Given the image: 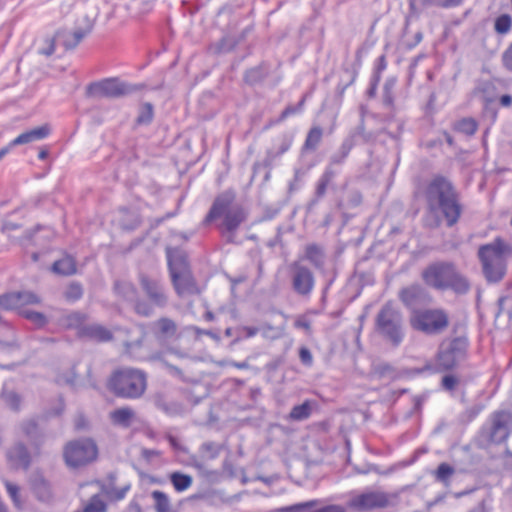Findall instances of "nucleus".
Returning <instances> with one entry per match:
<instances>
[{
    "label": "nucleus",
    "mask_w": 512,
    "mask_h": 512,
    "mask_svg": "<svg viewBox=\"0 0 512 512\" xmlns=\"http://www.w3.org/2000/svg\"><path fill=\"white\" fill-rule=\"evenodd\" d=\"M396 85V80L394 78H389L385 81L383 86L382 93V102L383 105L389 110H394V94L393 90Z\"/></svg>",
    "instance_id": "37998d69"
},
{
    "label": "nucleus",
    "mask_w": 512,
    "mask_h": 512,
    "mask_svg": "<svg viewBox=\"0 0 512 512\" xmlns=\"http://www.w3.org/2000/svg\"><path fill=\"white\" fill-rule=\"evenodd\" d=\"M134 416L135 413L130 407L118 408L110 413L112 423L124 428L130 427Z\"/></svg>",
    "instance_id": "72a5a7b5"
},
{
    "label": "nucleus",
    "mask_w": 512,
    "mask_h": 512,
    "mask_svg": "<svg viewBox=\"0 0 512 512\" xmlns=\"http://www.w3.org/2000/svg\"><path fill=\"white\" fill-rule=\"evenodd\" d=\"M15 292H8L0 295V307L4 310H14L19 308Z\"/></svg>",
    "instance_id": "13d9d810"
},
{
    "label": "nucleus",
    "mask_w": 512,
    "mask_h": 512,
    "mask_svg": "<svg viewBox=\"0 0 512 512\" xmlns=\"http://www.w3.org/2000/svg\"><path fill=\"white\" fill-rule=\"evenodd\" d=\"M77 378L76 366L73 365L68 371L59 373L55 378V383L60 386L66 385L75 388Z\"/></svg>",
    "instance_id": "a18cd8bd"
},
{
    "label": "nucleus",
    "mask_w": 512,
    "mask_h": 512,
    "mask_svg": "<svg viewBox=\"0 0 512 512\" xmlns=\"http://www.w3.org/2000/svg\"><path fill=\"white\" fill-rule=\"evenodd\" d=\"M77 337L81 339L92 340L96 342H108L113 339V334L110 330L101 324H84Z\"/></svg>",
    "instance_id": "393cba45"
},
{
    "label": "nucleus",
    "mask_w": 512,
    "mask_h": 512,
    "mask_svg": "<svg viewBox=\"0 0 512 512\" xmlns=\"http://www.w3.org/2000/svg\"><path fill=\"white\" fill-rule=\"evenodd\" d=\"M236 41L231 37H223L216 44L211 46L209 49L216 55L226 54L235 49Z\"/></svg>",
    "instance_id": "de8ad7c7"
},
{
    "label": "nucleus",
    "mask_w": 512,
    "mask_h": 512,
    "mask_svg": "<svg viewBox=\"0 0 512 512\" xmlns=\"http://www.w3.org/2000/svg\"><path fill=\"white\" fill-rule=\"evenodd\" d=\"M50 133L48 125H43L26 131L10 142V146L31 143L46 138Z\"/></svg>",
    "instance_id": "7c9ffc66"
},
{
    "label": "nucleus",
    "mask_w": 512,
    "mask_h": 512,
    "mask_svg": "<svg viewBox=\"0 0 512 512\" xmlns=\"http://www.w3.org/2000/svg\"><path fill=\"white\" fill-rule=\"evenodd\" d=\"M170 481L177 492L187 490L193 482V478L181 472H173L170 474Z\"/></svg>",
    "instance_id": "a19ab883"
},
{
    "label": "nucleus",
    "mask_w": 512,
    "mask_h": 512,
    "mask_svg": "<svg viewBox=\"0 0 512 512\" xmlns=\"http://www.w3.org/2000/svg\"><path fill=\"white\" fill-rule=\"evenodd\" d=\"M56 37L53 35L51 37H46L44 39L45 46L41 49H39V54L45 55V56H51L55 52V46H56Z\"/></svg>",
    "instance_id": "338daca9"
},
{
    "label": "nucleus",
    "mask_w": 512,
    "mask_h": 512,
    "mask_svg": "<svg viewBox=\"0 0 512 512\" xmlns=\"http://www.w3.org/2000/svg\"><path fill=\"white\" fill-rule=\"evenodd\" d=\"M19 314L34 323L38 328H42L47 325L48 319L45 314L30 309H22Z\"/></svg>",
    "instance_id": "8fccbe9b"
},
{
    "label": "nucleus",
    "mask_w": 512,
    "mask_h": 512,
    "mask_svg": "<svg viewBox=\"0 0 512 512\" xmlns=\"http://www.w3.org/2000/svg\"><path fill=\"white\" fill-rule=\"evenodd\" d=\"M423 196L427 215L424 226L437 229L443 223L447 228L454 227L464 211L460 192L454 183L442 174H435L425 185Z\"/></svg>",
    "instance_id": "f257e3e1"
},
{
    "label": "nucleus",
    "mask_w": 512,
    "mask_h": 512,
    "mask_svg": "<svg viewBox=\"0 0 512 512\" xmlns=\"http://www.w3.org/2000/svg\"><path fill=\"white\" fill-rule=\"evenodd\" d=\"M166 257L170 276L174 273H180L191 269L188 255L182 248L167 247Z\"/></svg>",
    "instance_id": "4be33fe9"
},
{
    "label": "nucleus",
    "mask_w": 512,
    "mask_h": 512,
    "mask_svg": "<svg viewBox=\"0 0 512 512\" xmlns=\"http://www.w3.org/2000/svg\"><path fill=\"white\" fill-rule=\"evenodd\" d=\"M40 231H46L47 232V235H46V239L47 240H49L50 238L52 239V237H53L52 229H50L48 226H44V225H41V224H37L32 229L27 230L25 232L24 236H23V239L25 241H27V242H30V243L34 244V245H40L43 242H41L36 237V234L39 233Z\"/></svg>",
    "instance_id": "79ce46f5"
},
{
    "label": "nucleus",
    "mask_w": 512,
    "mask_h": 512,
    "mask_svg": "<svg viewBox=\"0 0 512 512\" xmlns=\"http://www.w3.org/2000/svg\"><path fill=\"white\" fill-rule=\"evenodd\" d=\"M512 17L509 14H501L494 21V30L499 35H505L511 31Z\"/></svg>",
    "instance_id": "3c124183"
},
{
    "label": "nucleus",
    "mask_w": 512,
    "mask_h": 512,
    "mask_svg": "<svg viewBox=\"0 0 512 512\" xmlns=\"http://www.w3.org/2000/svg\"><path fill=\"white\" fill-rule=\"evenodd\" d=\"M306 175V171L304 169H295L293 179L289 182L288 191L292 193L301 188L303 179Z\"/></svg>",
    "instance_id": "0e129e2a"
},
{
    "label": "nucleus",
    "mask_w": 512,
    "mask_h": 512,
    "mask_svg": "<svg viewBox=\"0 0 512 512\" xmlns=\"http://www.w3.org/2000/svg\"><path fill=\"white\" fill-rule=\"evenodd\" d=\"M15 295L17 296L19 308L29 304L40 303V297L31 291H16Z\"/></svg>",
    "instance_id": "864d4df0"
},
{
    "label": "nucleus",
    "mask_w": 512,
    "mask_h": 512,
    "mask_svg": "<svg viewBox=\"0 0 512 512\" xmlns=\"http://www.w3.org/2000/svg\"><path fill=\"white\" fill-rule=\"evenodd\" d=\"M31 489L35 497L41 502H51L53 492L50 482L41 474L35 475L31 480Z\"/></svg>",
    "instance_id": "bb28decb"
},
{
    "label": "nucleus",
    "mask_w": 512,
    "mask_h": 512,
    "mask_svg": "<svg viewBox=\"0 0 512 512\" xmlns=\"http://www.w3.org/2000/svg\"><path fill=\"white\" fill-rule=\"evenodd\" d=\"M171 284L179 297L194 296L201 293L192 270L174 273L170 276Z\"/></svg>",
    "instance_id": "a211bd4d"
},
{
    "label": "nucleus",
    "mask_w": 512,
    "mask_h": 512,
    "mask_svg": "<svg viewBox=\"0 0 512 512\" xmlns=\"http://www.w3.org/2000/svg\"><path fill=\"white\" fill-rule=\"evenodd\" d=\"M107 387L116 397L139 399L147 389V373L133 367L115 369L108 379Z\"/></svg>",
    "instance_id": "0eeeda50"
},
{
    "label": "nucleus",
    "mask_w": 512,
    "mask_h": 512,
    "mask_svg": "<svg viewBox=\"0 0 512 512\" xmlns=\"http://www.w3.org/2000/svg\"><path fill=\"white\" fill-rule=\"evenodd\" d=\"M459 327L454 325L451 335L440 342L434 356L436 372H451L467 360L470 341L465 331L458 332Z\"/></svg>",
    "instance_id": "20e7f679"
},
{
    "label": "nucleus",
    "mask_w": 512,
    "mask_h": 512,
    "mask_svg": "<svg viewBox=\"0 0 512 512\" xmlns=\"http://www.w3.org/2000/svg\"><path fill=\"white\" fill-rule=\"evenodd\" d=\"M84 289L81 283L72 281L64 291V298L68 302H76L83 297Z\"/></svg>",
    "instance_id": "09e8293b"
},
{
    "label": "nucleus",
    "mask_w": 512,
    "mask_h": 512,
    "mask_svg": "<svg viewBox=\"0 0 512 512\" xmlns=\"http://www.w3.org/2000/svg\"><path fill=\"white\" fill-rule=\"evenodd\" d=\"M201 451L206 453L209 459H215L220 453V446L214 442H205L201 445Z\"/></svg>",
    "instance_id": "69168bd1"
},
{
    "label": "nucleus",
    "mask_w": 512,
    "mask_h": 512,
    "mask_svg": "<svg viewBox=\"0 0 512 512\" xmlns=\"http://www.w3.org/2000/svg\"><path fill=\"white\" fill-rule=\"evenodd\" d=\"M490 426L482 429V437L490 444H501L509 435V425L512 423V412L506 410L494 411L490 417Z\"/></svg>",
    "instance_id": "ddd939ff"
},
{
    "label": "nucleus",
    "mask_w": 512,
    "mask_h": 512,
    "mask_svg": "<svg viewBox=\"0 0 512 512\" xmlns=\"http://www.w3.org/2000/svg\"><path fill=\"white\" fill-rule=\"evenodd\" d=\"M477 255L487 282L498 283L506 275L507 258L512 255V247L497 237L491 243L481 245Z\"/></svg>",
    "instance_id": "423d86ee"
},
{
    "label": "nucleus",
    "mask_w": 512,
    "mask_h": 512,
    "mask_svg": "<svg viewBox=\"0 0 512 512\" xmlns=\"http://www.w3.org/2000/svg\"><path fill=\"white\" fill-rule=\"evenodd\" d=\"M155 501V509L157 512H169L170 502L168 496L159 490H155L151 494Z\"/></svg>",
    "instance_id": "603ef678"
},
{
    "label": "nucleus",
    "mask_w": 512,
    "mask_h": 512,
    "mask_svg": "<svg viewBox=\"0 0 512 512\" xmlns=\"http://www.w3.org/2000/svg\"><path fill=\"white\" fill-rule=\"evenodd\" d=\"M88 318V314L82 311H70L58 318V324L66 330H76L77 334L83 328Z\"/></svg>",
    "instance_id": "a878e982"
},
{
    "label": "nucleus",
    "mask_w": 512,
    "mask_h": 512,
    "mask_svg": "<svg viewBox=\"0 0 512 512\" xmlns=\"http://www.w3.org/2000/svg\"><path fill=\"white\" fill-rule=\"evenodd\" d=\"M7 464L13 470L27 471L32 464V455L23 441H15L5 452Z\"/></svg>",
    "instance_id": "f3484780"
},
{
    "label": "nucleus",
    "mask_w": 512,
    "mask_h": 512,
    "mask_svg": "<svg viewBox=\"0 0 512 512\" xmlns=\"http://www.w3.org/2000/svg\"><path fill=\"white\" fill-rule=\"evenodd\" d=\"M292 142L293 137L288 134H283L281 137H279L277 145L267 150L266 157L264 159V164L266 166L272 165V163L277 158L282 156L290 149Z\"/></svg>",
    "instance_id": "c756f323"
},
{
    "label": "nucleus",
    "mask_w": 512,
    "mask_h": 512,
    "mask_svg": "<svg viewBox=\"0 0 512 512\" xmlns=\"http://www.w3.org/2000/svg\"><path fill=\"white\" fill-rule=\"evenodd\" d=\"M52 270L60 275H72L76 272V262L71 256H66L55 261L52 265Z\"/></svg>",
    "instance_id": "4c0bfd02"
},
{
    "label": "nucleus",
    "mask_w": 512,
    "mask_h": 512,
    "mask_svg": "<svg viewBox=\"0 0 512 512\" xmlns=\"http://www.w3.org/2000/svg\"><path fill=\"white\" fill-rule=\"evenodd\" d=\"M154 118V106L149 103H143L139 108V113L136 118L137 125H148Z\"/></svg>",
    "instance_id": "49530a36"
},
{
    "label": "nucleus",
    "mask_w": 512,
    "mask_h": 512,
    "mask_svg": "<svg viewBox=\"0 0 512 512\" xmlns=\"http://www.w3.org/2000/svg\"><path fill=\"white\" fill-rule=\"evenodd\" d=\"M150 329L155 339L160 343L177 338L178 325L169 317H161L152 322Z\"/></svg>",
    "instance_id": "aec40b11"
},
{
    "label": "nucleus",
    "mask_w": 512,
    "mask_h": 512,
    "mask_svg": "<svg viewBox=\"0 0 512 512\" xmlns=\"http://www.w3.org/2000/svg\"><path fill=\"white\" fill-rule=\"evenodd\" d=\"M112 290L117 298L130 304L138 316L146 318L152 316L150 305L140 298L137 287L131 281L117 279L113 283Z\"/></svg>",
    "instance_id": "f8f14e48"
},
{
    "label": "nucleus",
    "mask_w": 512,
    "mask_h": 512,
    "mask_svg": "<svg viewBox=\"0 0 512 512\" xmlns=\"http://www.w3.org/2000/svg\"><path fill=\"white\" fill-rule=\"evenodd\" d=\"M322 137L323 129L320 126L312 127L307 133L306 139L301 148V154L303 155L308 151H315L320 144Z\"/></svg>",
    "instance_id": "c9c22d12"
},
{
    "label": "nucleus",
    "mask_w": 512,
    "mask_h": 512,
    "mask_svg": "<svg viewBox=\"0 0 512 512\" xmlns=\"http://www.w3.org/2000/svg\"><path fill=\"white\" fill-rule=\"evenodd\" d=\"M398 299L410 311V314H414L415 311H421L432 303L430 293L418 283L401 288L398 292Z\"/></svg>",
    "instance_id": "4468645a"
},
{
    "label": "nucleus",
    "mask_w": 512,
    "mask_h": 512,
    "mask_svg": "<svg viewBox=\"0 0 512 512\" xmlns=\"http://www.w3.org/2000/svg\"><path fill=\"white\" fill-rule=\"evenodd\" d=\"M305 259L315 268L322 269L325 263V253L323 248L316 243L308 244L305 247Z\"/></svg>",
    "instance_id": "473e14b6"
},
{
    "label": "nucleus",
    "mask_w": 512,
    "mask_h": 512,
    "mask_svg": "<svg viewBox=\"0 0 512 512\" xmlns=\"http://www.w3.org/2000/svg\"><path fill=\"white\" fill-rule=\"evenodd\" d=\"M421 278L428 286L438 291H452L457 295L467 294L471 288L468 278L452 261H435L427 265Z\"/></svg>",
    "instance_id": "7ed1b4c3"
},
{
    "label": "nucleus",
    "mask_w": 512,
    "mask_h": 512,
    "mask_svg": "<svg viewBox=\"0 0 512 512\" xmlns=\"http://www.w3.org/2000/svg\"><path fill=\"white\" fill-rule=\"evenodd\" d=\"M315 286V276L312 270L298 262L291 265V287L294 293L304 299H309Z\"/></svg>",
    "instance_id": "2eb2a0df"
},
{
    "label": "nucleus",
    "mask_w": 512,
    "mask_h": 512,
    "mask_svg": "<svg viewBox=\"0 0 512 512\" xmlns=\"http://www.w3.org/2000/svg\"><path fill=\"white\" fill-rule=\"evenodd\" d=\"M409 324L414 331L427 336L443 334L449 327L450 318L443 308H423L409 316Z\"/></svg>",
    "instance_id": "1a4fd4ad"
},
{
    "label": "nucleus",
    "mask_w": 512,
    "mask_h": 512,
    "mask_svg": "<svg viewBox=\"0 0 512 512\" xmlns=\"http://www.w3.org/2000/svg\"><path fill=\"white\" fill-rule=\"evenodd\" d=\"M20 429L25 437H27L32 445L39 448L42 444V433L40 431L38 422L35 419L23 420L20 423Z\"/></svg>",
    "instance_id": "2f4dec72"
},
{
    "label": "nucleus",
    "mask_w": 512,
    "mask_h": 512,
    "mask_svg": "<svg viewBox=\"0 0 512 512\" xmlns=\"http://www.w3.org/2000/svg\"><path fill=\"white\" fill-rule=\"evenodd\" d=\"M445 375L441 379V388L447 392H454L457 386L460 384V378L454 374L444 372Z\"/></svg>",
    "instance_id": "5fc2aeb1"
},
{
    "label": "nucleus",
    "mask_w": 512,
    "mask_h": 512,
    "mask_svg": "<svg viewBox=\"0 0 512 512\" xmlns=\"http://www.w3.org/2000/svg\"><path fill=\"white\" fill-rule=\"evenodd\" d=\"M106 511H107L106 503L99 497V495H93L91 497L89 503L80 512H106Z\"/></svg>",
    "instance_id": "6e6d98bb"
},
{
    "label": "nucleus",
    "mask_w": 512,
    "mask_h": 512,
    "mask_svg": "<svg viewBox=\"0 0 512 512\" xmlns=\"http://www.w3.org/2000/svg\"><path fill=\"white\" fill-rule=\"evenodd\" d=\"M389 504V499L387 495L383 492H367L362 493L356 497H353L349 505L350 507L360 510H372L376 508H385Z\"/></svg>",
    "instance_id": "6ab92c4d"
},
{
    "label": "nucleus",
    "mask_w": 512,
    "mask_h": 512,
    "mask_svg": "<svg viewBox=\"0 0 512 512\" xmlns=\"http://www.w3.org/2000/svg\"><path fill=\"white\" fill-rule=\"evenodd\" d=\"M155 407L169 416L182 415L185 411L183 404L177 401H169L164 393H156L153 396Z\"/></svg>",
    "instance_id": "cd10ccee"
},
{
    "label": "nucleus",
    "mask_w": 512,
    "mask_h": 512,
    "mask_svg": "<svg viewBox=\"0 0 512 512\" xmlns=\"http://www.w3.org/2000/svg\"><path fill=\"white\" fill-rule=\"evenodd\" d=\"M454 473V467L448 463L443 462L439 464L437 469L433 472V475L437 482L447 485Z\"/></svg>",
    "instance_id": "c03bdc74"
},
{
    "label": "nucleus",
    "mask_w": 512,
    "mask_h": 512,
    "mask_svg": "<svg viewBox=\"0 0 512 512\" xmlns=\"http://www.w3.org/2000/svg\"><path fill=\"white\" fill-rule=\"evenodd\" d=\"M144 88V84H131L119 78H107L90 83L86 88L88 97L120 98Z\"/></svg>",
    "instance_id": "9d476101"
},
{
    "label": "nucleus",
    "mask_w": 512,
    "mask_h": 512,
    "mask_svg": "<svg viewBox=\"0 0 512 512\" xmlns=\"http://www.w3.org/2000/svg\"><path fill=\"white\" fill-rule=\"evenodd\" d=\"M236 198L237 193L233 188L219 193L214 198L202 224L208 226L221 219L217 224V229L223 241L226 244L241 245L242 241L238 238V230L248 220L249 212L242 204L236 203Z\"/></svg>",
    "instance_id": "f03ea898"
},
{
    "label": "nucleus",
    "mask_w": 512,
    "mask_h": 512,
    "mask_svg": "<svg viewBox=\"0 0 512 512\" xmlns=\"http://www.w3.org/2000/svg\"><path fill=\"white\" fill-rule=\"evenodd\" d=\"M5 488H6V491L8 493V495L10 496L12 502L14 503V505L17 507V508H21L22 506V500H21V497H20V488L17 484H14L10 481H5Z\"/></svg>",
    "instance_id": "680f3d73"
},
{
    "label": "nucleus",
    "mask_w": 512,
    "mask_h": 512,
    "mask_svg": "<svg viewBox=\"0 0 512 512\" xmlns=\"http://www.w3.org/2000/svg\"><path fill=\"white\" fill-rule=\"evenodd\" d=\"M138 282L146 299L145 302L150 305L152 316L155 308L164 309L169 303V295L164 282L157 277H152L144 272L138 274Z\"/></svg>",
    "instance_id": "9b49d317"
},
{
    "label": "nucleus",
    "mask_w": 512,
    "mask_h": 512,
    "mask_svg": "<svg viewBox=\"0 0 512 512\" xmlns=\"http://www.w3.org/2000/svg\"><path fill=\"white\" fill-rule=\"evenodd\" d=\"M497 312L496 317H499L501 314L507 312V314L512 317V296L506 295L499 297L497 301Z\"/></svg>",
    "instance_id": "e2e57ef3"
},
{
    "label": "nucleus",
    "mask_w": 512,
    "mask_h": 512,
    "mask_svg": "<svg viewBox=\"0 0 512 512\" xmlns=\"http://www.w3.org/2000/svg\"><path fill=\"white\" fill-rule=\"evenodd\" d=\"M354 146V142L352 139H345L339 149L330 157L329 163L327 166L335 167V165H341L344 163L345 159L348 157L350 151Z\"/></svg>",
    "instance_id": "e433bc0d"
},
{
    "label": "nucleus",
    "mask_w": 512,
    "mask_h": 512,
    "mask_svg": "<svg viewBox=\"0 0 512 512\" xmlns=\"http://www.w3.org/2000/svg\"><path fill=\"white\" fill-rule=\"evenodd\" d=\"M320 500L313 499L301 503H296L290 506H284L279 508L278 512H346V509L342 505L330 504L322 507H318Z\"/></svg>",
    "instance_id": "412c9836"
},
{
    "label": "nucleus",
    "mask_w": 512,
    "mask_h": 512,
    "mask_svg": "<svg viewBox=\"0 0 512 512\" xmlns=\"http://www.w3.org/2000/svg\"><path fill=\"white\" fill-rule=\"evenodd\" d=\"M306 101V96H303L301 100L296 105H288L280 114L278 122H282L288 117L300 113Z\"/></svg>",
    "instance_id": "bf43d9fd"
},
{
    "label": "nucleus",
    "mask_w": 512,
    "mask_h": 512,
    "mask_svg": "<svg viewBox=\"0 0 512 512\" xmlns=\"http://www.w3.org/2000/svg\"><path fill=\"white\" fill-rule=\"evenodd\" d=\"M270 74V65L267 62H261L257 66L247 69L244 72L243 80L249 86H255L262 83Z\"/></svg>",
    "instance_id": "c85d7f7f"
},
{
    "label": "nucleus",
    "mask_w": 512,
    "mask_h": 512,
    "mask_svg": "<svg viewBox=\"0 0 512 512\" xmlns=\"http://www.w3.org/2000/svg\"><path fill=\"white\" fill-rule=\"evenodd\" d=\"M374 332L393 348L399 347L406 337L405 319L401 310L387 301L374 318Z\"/></svg>",
    "instance_id": "39448f33"
},
{
    "label": "nucleus",
    "mask_w": 512,
    "mask_h": 512,
    "mask_svg": "<svg viewBox=\"0 0 512 512\" xmlns=\"http://www.w3.org/2000/svg\"><path fill=\"white\" fill-rule=\"evenodd\" d=\"M130 488H131L130 484H127L120 489L104 486L102 491L108 498L119 501V500H122L123 498H125L127 492L130 490Z\"/></svg>",
    "instance_id": "4d7b16f0"
},
{
    "label": "nucleus",
    "mask_w": 512,
    "mask_h": 512,
    "mask_svg": "<svg viewBox=\"0 0 512 512\" xmlns=\"http://www.w3.org/2000/svg\"><path fill=\"white\" fill-rule=\"evenodd\" d=\"M98 456V445L91 437L73 439L63 446V461L71 470L81 469L94 463Z\"/></svg>",
    "instance_id": "6e6552de"
},
{
    "label": "nucleus",
    "mask_w": 512,
    "mask_h": 512,
    "mask_svg": "<svg viewBox=\"0 0 512 512\" xmlns=\"http://www.w3.org/2000/svg\"><path fill=\"white\" fill-rule=\"evenodd\" d=\"M92 26L86 28H77L74 31L60 29L55 33L57 41L65 47L66 50H72L91 32Z\"/></svg>",
    "instance_id": "5701e85b"
},
{
    "label": "nucleus",
    "mask_w": 512,
    "mask_h": 512,
    "mask_svg": "<svg viewBox=\"0 0 512 512\" xmlns=\"http://www.w3.org/2000/svg\"><path fill=\"white\" fill-rule=\"evenodd\" d=\"M452 128L454 131L462 133L466 136H473L478 129V123L472 117H465L455 121L452 125Z\"/></svg>",
    "instance_id": "58836bf2"
},
{
    "label": "nucleus",
    "mask_w": 512,
    "mask_h": 512,
    "mask_svg": "<svg viewBox=\"0 0 512 512\" xmlns=\"http://www.w3.org/2000/svg\"><path fill=\"white\" fill-rule=\"evenodd\" d=\"M501 62L508 72H512V43L502 53Z\"/></svg>",
    "instance_id": "774afa93"
},
{
    "label": "nucleus",
    "mask_w": 512,
    "mask_h": 512,
    "mask_svg": "<svg viewBox=\"0 0 512 512\" xmlns=\"http://www.w3.org/2000/svg\"><path fill=\"white\" fill-rule=\"evenodd\" d=\"M312 412V405L309 400L304 401L300 405L292 407L288 418L292 421H303L310 417Z\"/></svg>",
    "instance_id": "ea45409f"
},
{
    "label": "nucleus",
    "mask_w": 512,
    "mask_h": 512,
    "mask_svg": "<svg viewBox=\"0 0 512 512\" xmlns=\"http://www.w3.org/2000/svg\"><path fill=\"white\" fill-rule=\"evenodd\" d=\"M463 0H409V15L418 17L426 8H453L461 5Z\"/></svg>",
    "instance_id": "b1692460"
},
{
    "label": "nucleus",
    "mask_w": 512,
    "mask_h": 512,
    "mask_svg": "<svg viewBox=\"0 0 512 512\" xmlns=\"http://www.w3.org/2000/svg\"><path fill=\"white\" fill-rule=\"evenodd\" d=\"M127 218L121 221V228L126 231H133L141 224V219L138 214L129 213L127 210Z\"/></svg>",
    "instance_id": "052dcab7"
},
{
    "label": "nucleus",
    "mask_w": 512,
    "mask_h": 512,
    "mask_svg": "<svg viewBox=\"0 0 512 512\" xmlns=\"http://www.w3.org/2000/svg\"><path fill=\"white\" fill-rule=\"evenodd\" d=\"M338 174L339 171L335 167L326 166L315 184V189L311 199L306 204V210L308 213L313 212L319 202L326 196L328 189L332 191L336 189L335 178Z\"/></svg>",
    "instance_id": "dca6fc26"
},
{
    "label": "nucleus",
    "mask_w": 512,
    "mask_h": 512,
    "mask_svg": "<svg viewBox=\"0 0 512 512\" xmlns=\"http://www.w3.org/2000/svg\"><path fill=\"white\" fill-rule=\"evenodd\" d=\"M0 398L13 412H19L21 410L22 396L15 390L4 386L1 390Z\"/></svg>",
    "instance_id": "f704fd0d"
}]
</instances>
